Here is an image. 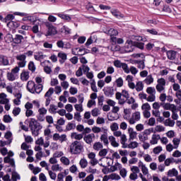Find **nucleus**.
<instances>
[{
    "mask_svg": "<svg viewBox=\"0 0 181 181\" xmlns=\"http://www.w3.org/2000/svg\"><path fill=\"white\" fill-rule=\"evenodd\" d=\"M84 151V146L81 142L75 141L69 146V152L71 155H80Z\"/></svg>",
    "mask_w": 181,
    "mask_h": 181,
    "instance_id": "nucleus-1",
    "label": "nucleus"
},
{
    "mask_svg": "<svg viewBox=\"0 0 181 181\" xmlns=\"http://www.w3.org/2000/svg\"><path fill=\"white\" fill-rule=\"evenodd\" d=\"M151 134H154L153 127L146 129L143 132L139 133L138 135L139 141L140 142H146L149 139V136Z\"/></svg>",
    "mask_w": 181,
    "mask_h": 181,
    "instance_id": "nucleus-2",
    "label": "nucleus"
},
{
    "mask_svg": "<svg viewBox=\"0 0 181 181\" xmlns=\"http://www.w3.org/2000/svg\"><path fill=\"white\" fill-rule=\"evenodd\" d=\"M22 21H23V22H28V21L29 22L33 23V25H35V23H36L37 22H40V23H44L45 22L43 21V18H40L39 16H37V15L36 14H27L25 17L23 18Z\"/></svg>",
    "mask_w": 181,
    "mask_h": 181,
    "instance_id": "nucleus-3",
    "label": "nucleus"
},
{
    "mask_svg": "<svg viewBox=\"0 0 181 181\" xmlns=\"http://www.w3.org/2000/svg\"><path fill=\"white\" fill-rule=\"evenodd\" d=\"M27 89L30 93H40L42 90H43V85H38V86L36 87V85L35 84V82L33 81H29L27 83Z\"/></svg>",
    "mask_w": 181,
    "mask_h": 181,
    "instance_id": "nucleus-4",
    "label": "nucleus"
},
{
    "mask_svg": "<svg viewBox=\"0 0 181 181\" xmlns=\"http://www.w3.org/2000/svg\"><path fill=\"white\" fill-rule=\"evenodd\" d=\"M102 131L103 134L100 135V139L105 146H107V145H110V141H108V129L102 127Z\"/></svg>",
    "mask_w": 181,
    "mask_h": 181,
    "instance_id": "nucleus-5",
    "label": "nucleus"
},
{
    "mask_svg": "<svg viewBox=\"0 0 181 181\" xmlns=\"http://www.w3.org/2000/svg\"><path fill=\"white\" fill-rule=\"evenodd\" d=\"M166 86V80L163 78H158L157 80V85L156 88L158 93H163L165 91V87Z\"/></svg>",
    "mask_w": 181,
    "mask_h": 181,
    "instance_id": "nucleus-6",
    "label": "nucleus"
},
{
    "mask_svg": "<svg viewBox=\"0 0 181 181\" xmlns=\"http://www.w3.org/2000/svg\"><path fill=\"white\" fill-rule=\"evenodd\" d=\"M138 121H141V112L132 113V117L129 119L128 122L130 125H134Z\"/></svg>",
    "mask_w": 181,
    "mask_h": 181,
    "instance_id": "nucleus-7",
    "label": "nucleus"
},
{
    "mask_svg": "<svg viewBox=\"0 0 181 181\" xmlns=\"http://www.w3.org/2000/svg\"><path fill=\"white\" fill-rule=\"evenodd\" d=\"M71 53L74 56H84V54H87V49L80 47L73 48Z\"/></svg>",
    "mask_w": 181,
    "mask_h": 181,
    "instance_id": "nucleus-8",
    "label": "nucleus"
},
{
    "mask_svg": "<svg viewBox=\"0 0 181 181\" xmlns=\"http://www.w3.org/2000/svg\"><path fill=\"white\" fill-rule=\"evenodd\" d=\"M160 140V134L158 133H154L151 135L149 140L151 145H158L159 141Z\"/></svg>",
    "mask_w": 181,
    "mask_h": 181,
    "instance_id": "nucleus-9",
    "label": "nucleus"
},
{
    "mask_svg": "<svg viewBox=\"0 0 181 181\" xmlns=\"http://www.w3.org/2000/svg\"><path fill=\"white\" fill-rule=\"evenodd\" d=\"M127 134L129 135V140L134 141V139H136V136H138V133L132 127H128Z\"/></svg>",
    "mask_w": 181,
    "mask_h": 181,
    "instance_id": "nucleus-10",
    "label": "nucleus"
},
{
    "mask_svg": "<svg viewBox=\"0 0 181 181\" xmlns=\"http://www.w3.org/2000/svg\"><path fill=\"white\" fill-rule=\"evenodd\" d=\"M94 139H95V134H94V133L86 134L83 136V141L88 145H91V143L94 142Z\"/></svg>",
    "mask_w": 181,
    "mask_h": 181,
    "instance_id": "nucleus-11",
    "label": "nucleus"
},
{
    "mask_svg": "<svg viewBox=\"0 0 181 181\" xmlns=\"http://www.w3.org/2000/svg\"><path fill=\"white\" fill-rule=\"evenodd\" d=\"M138 166L139 168H140L141 172H142V175L144 176H146L148 175H149V169L148 168V167H146V165H145V163H144V162H142V160H139L138 163Z\"/></svg>",
    "mask_w": 181,
    "mask_h": 181,
    "instance_id": "nucleus-12",
    "label": "nucleus"
},
{
    "mask_svg": "<svg viewBox=\"0 0 181 181\" xmlns=\"http://www.w3.org/2000/svg\"><path fill=\"white\" fill-rule=\"evenodd\" d=\"M108 159L110 160H114V159H121V156L118 152L115 151L112 154L111 158L106 157V158H102L99 160V162H107Z\"/></svg>",
    "mask_w": 181,
    "mask_h": 181,
    "instance_id": "nucleus-13",
    "label": "nucleus"
},
{
    "mask_svg": "<svg viewBox=\"0 0 181 181\" xmlns=\"http://www.w3.org/2000/svg\"><path fill=\"white\" fill-rule=\"evenodd\" d=\"M47 114V109L45 107H40L38 109L37 118L39 121H45V116Z\"/></svg>",
    "mask_w": 181,
    "mask_h": 181,
    "instance_id": "nucleus-14",
    "label": "nucleus"
},
{
    "mask_svg": "<svg viewBox=\"0 0 181 181\" xmlns=\"http://www.w3.org/2000/svg\"><path fill=\"white\" fill-rule=\"evenodd\" d=\"M134 50V42L131 40H127L124 45V52L129 53Z\"/></svg>",
    "mask_w": 181,
    "mask_h": 181,
    "instance_id": "nucleus-15",
    "label": "nucleus"
},
{
    "mask_svg": "<svg viewBox=\"0 0 181 181\" xmlns=\"http://www.w3.org/2000/svg\"><path fill=\"white\" fill-rule=\"evenodd\" d=\"M13 95L15 98L13 100L14 105H21V100L22 99V93L17 92L14 93Z\"/></svg>",
    "mask_w": 181,
    "mask_h": 181,
    "instance_id": "nucleus-16",
    "label": "nucleus"
},
{
    "mask_svg": "<svg viewBox=\"0 0 181 181\" xmlns=\"http://www.w3.org/2000/svg\"><path fill=\"white\" fill-rule=\"evenodd\" d=\"M167 176H168V177H175L176 180H177L179 172L177 171V170H176V168H172L168 171Z\"/></svg>",
    "mask_w": 181,
    "mask_h": 181,
    "instance_id": "nucleus-17",
    "label": "nucleus"
},
{
    "mask_svg": "<svg viewBox=\"0 0 181 181\" xmlns=\"http://www.w3.org/2000/svg\"><path fill=\"white\" fill-rule=\"evenodd\" d=\"M46 57H47V56H46V54H44L42 52H35L34 54V59L37 62H42V60H45Z\"/></svg>",
    "mask_w": 181,
    "mask_h": 181,
    "instance_id": "nucleus-18",
    "label": "nucleus"
},
{
    "mask_svg": "<svg viewBox=\"0 0 181 181\" xmlns=\"http://www.w3.org/2000/svg\"><path fill=\"white\" fill-rule=\"evenodd\" d=\"M54 35H57V28L53 25H50L48 28V31L46 34V36H52Z\"/></svg>",
    "mask_w": 181,
    "mask_h": 181,
    "instance_id": "nucleus-19",
    "label": "nucleus"
},
{
    "mask_svg": "<svg viewBox=\"0 0 181 181\" xmlns=\"http://www.w3.org/2000/svg\"><path fill=\"white\" fill-rule=\"evenodd\" d=\"M8 103H9L8 95L5 93H0V104H8Z\"/></svg>",
    "mask_w": 181,
    "mask_h": 181,
    "instance_id": "nucleus-20",
    "label": "nucleus"
},
{
    "mask_svg": "<svg viewBox=\"0 0 181 181\" xmlns=\"http://www.w3.org/2000/svg\"><path fill=\"white\" fill-rule=\"evenodd\" d=\"M29 77H30L29 75V71L25 70H23L20 76L21 80L22 81H28L29 80Z\"/></svg>",
    "mask_w": 181,
    "mask_h": 181,
    "instance_id": "nucleus-21",
    "label": "nucleus"
},
{
    "mask_svg": "<svg viewBox=\"0 0 181 181\" xmlns=\"http://www.w3.org/2000/svg\"><path fill=\"white\" fill-rule=\"evenodd\" d=\"M122 168V164L116 161L113 165L110 167L111 172H117V170H120Z\"/></svg>",
    "mask_w": 181,
    "mask_h": 181,
    "instance_id": "nucleus-22",
    "label": "nucleus"
},
{
    "mask_svg": "<svg viewBox=\"0 0 181 181\" xmlns=\"http://www.w3.org/2000/svg\"><path fill=\"white\" fill-rule=\"evenodd\" d=\"M0 66H9V59L7 57L0 55Z\"/></svg>",
    "mask_w": 181,
    "mask_h": 181,
    "instance_id": "nucleus-23",
    "label": "nucleus"
},
{
    "mask_svg": "<svg viewBox=\"0 0 181 181\" xmlns=\"http://www.w3.org/2000/svg\"><path fill=\"white\" fill-rule=\"evenodd\" d=\"M108 139L113 148H118V146H119V143L117 142V139H115V137H114V136H110L108 137Z\"/></svg>",
    "mask_w": 181,
    "mask_h": 181,
    "instance_id": "nucleus-24",
    "label": "nucleus"
},
{
    "mask_svg": "<svg viewBox=\"0 0 181 181\" xmlns=\"http://www.w3.org/2000/svg\"><path fill=\"white\" fill-rule=\"evenodd\" d=\"M59 160L64 166H70L71 161L69 158L64 156L59 159Z\"/></svg>",
    "mask_w": 181,
    "mask_h": 181,
    "instance_id": "nucleus-25",
    "label": "nucleus"
},
{
    "mask_svg": "<svg viewBox=\"0 0 181 181\" xmlns=\"http://www.w3.org/2000/svg\"><path fill=\"white\" fill-rule=\"evenodd\" d=\"M165 127L163 125H156L155 127H153V132L154 134H160V132H165Z\"/></svg>",
    "mask_w": 181,
    "mask_h": 181,
    "instance_id": "nucleus-26",
    "label": "nucleus"
},
{
    "mask_svg": "<svg viewBox=\"0 0 181 181\" xmlns=\"http://www.w3.org/2000/svg\"><path fill=\"white\" fill-rule=\"evenodd\" d=\"M163 108L164 110L173 111V110H175L176 108V105H175V104L163 103Z\"/></svg>",
    "mask_w": 181,
    "mask_h": 181,
    "instance_id": "nucleus-27",
    "label": "nucleus"
},
{
    "mask_svg": "<svg viewBox=\"0 0 181 181\" xmlns=\"http://www.w3.org/2000/svg\"><path fill=\"white\" fill-rule=\"evenodd\" d=\"M93 148L94 151H101V149L104 148V145H103V143L100 141H96L93 144Z\"/></svg>",
    "mask_w": 181,
    "mask_h": 181,
    "instance_id": "nucleus-28",
    "label": "nucleus"
},
{
    "mask_svg": "<svg viewBox=\"0 0 181 181\" xmlns=\"http://www.w3.org/2000/svg\"><path fill=\"white\" fill-rule=\"evenodd\" d=\"M51 169L53 172H62L63 170V167L57 163L52 165Z\"/></svg>",
    "mask_w": 181,
    "mask_h": 181,
    "instance_id": "nucleus-29",
    "label": "nucleus"
},
{
    "mask_svg": "<svg viewBox=\"0 0 181 181\" xmlns=\"http://www.w3.org/2000/svg\"><path fill=\"white\" fill-rule=\"evenodd\" d=\"M7 28H9V29H16V28H19V23L16 21H10L7 23Z\"/></svg>",
    "mask_w": 181,
    "mask_h": 181,
    "instance_id": "nucleus-30",
    "label": "nucleus"
},
{
    "mask_svg": "<svg viewBox=\"0 0 181 181\" xmlns=\"http://www.w3.org/2000/svg\"><path fill=\"white\" fill-rule=\"evenodd\" d=\"M120 138H121V144L122 145V148L124 149L128 148V146L127 145V141H128V139H127V135L122 134V136H120Z\"/></svg>",
    "mask_w": 181,
    "mask_h": 181,
    "instance_id": "nucleus-31",
    "label": "nucleus"
},
{
    "mask_svg": "<svg viewBox=\"0 0 181 181\" xmlns=\"http://www.w3.org/2000/svg\"><path fill=\"white\" fill-rule=\"evenodd\" d=\"M23 40V36L21 35H16L13 42V43H16V45H21Z\"/></svg>",
    "mask_w": 181,
    "mask_h": 181,
    "instance_id": "nucleus-32",
    "label": "nucleus"
},
{
    "mask_svg": "<svg viewBox=\"0 0 181 181\" xmlns=\"http://www.w3.org/2000/svg\"><path fill=\"white\" fill-rule=\"evenodd\" d=\"M59 18H61V19H63L64 21H66V22H70L71 21V17L67 14H64L62 13H59L57 14Z\"/></svg>",
    "mask_w": 181,
    "mask_h": 181,
    "instance_id": "nucleus-33",
    "label": "nucleus"
},
{
    "mask_svg": "<svg viewBox=\"0 0 181 181\" xmlns=\"http://www.w3.org/2000/svg\"><path fill=\"white\" fill-rule=\"evenodd\" d=\"M105 33L109 35V36H117V35H118V31L114 28H110L105 31Z\"/></svg>",
    "mask_w": 181,
    "mask_h": 181,
    "instance_id": "nucleus-34",
    "label": "nucleus"
},
{
    "mask_svg": "<svg viewBox=\"0 0 181 181\" xmlns=\"http://www.w3.org/2000/svg\"><path fill=\"white\" fill-rule=\"evenodd\" d=\"M71 139H76L77 141H80L83 139V134L73 132L71 134Z\"/></svg>",
    "mask_w": 181,
    "mask_h": 181,
    "instance_id": "nucleus-35",
    "label": "nucleus"
},
{
    "mask_svg": "<svg viewBox=\"0 0 181 181\" xmlns=\"http://www.w3.org/2000/svg\"><path fill=\"white\" fill-rule=\"evenodd\" d=\"M79 165L81 169H86L87 166H88V161L86 158H81L79 161Z\"/></svg>",
    "mask_w": 181,
    "mask_h": 181,
    "instance_id": "nucleus-36",
    "label": "nucleus"
},
{
    "mask_svg": "<svg viewBox=\"0 0 181 181\" xmlns=\"http://www.w3.org/2000/svg\"><path fill=\"white\" fill-rule=\"evenodd\" d=\"M6 77L8 81H15V80L18 78V75H15L12 72H8Z\"/></svg>",
    "mask_w": 181,
    "mask_h": 181,
    "instance_id": "nucleus-37",
    "label": "nucleus"
},
{
    "mask_svg": "<svg viewBox=\"0 0 181 181\" xmlns=\"http://www.w3.org/2000/svg\"><path fill=\"white\" fill-rule=\"evenodd\" d=\"M116 113H113L112 112H109L107 115L108 121H117L118 117L115 115Z\"/></svg>",
    "mask_w": 181,
    "mask_h": 181,
    "instance_id": "nucleus-38",
    "label": "nucleus"
},
{
    "mask_svg": "<svg viewBox=\"0 0 181 181\" xmlns=\"http://www.w3.org/2000/svg\"><path fill=\"white\" fill-rule=\"evenodd\" d=\"M167 57L170 60H175L176 59V52L175 51L167 52Z\"/></svg>",
    "mask_w": 181,
    "mask_h": 181,
    "instance_id": "nucleus-39",
    "label": "nucleus"
},
{
    "mask_svg": "<svg viewBox=\"0 0 181 181\" xmlns=\"http://www.w3.org/2000/svg\"><path fill=\"white\" fill-rule=\"evenodd\" d=\"M138 146H139V143H138L137 141H131L128 145H127V148H129V149H135L136 148H138Z\"/></svg>",
    "mask_w": 181,
    "mask_h": 181,
    "instance_id": "nucleus-40",
    "label": "nucleus"
},
{
    "mask_svg": "<svg viewBox=\"0 0 181 181\" xmlns=\"http://www.w3.org/2000/svg\"><path fill=\"white\" fill-rule=\"evenodd\" d=\"M4 163H9L11 166L15 165V160L13 158H11L9 156H6L4 159Z\"/></svg>",
    "mask_w": 181,
    "mask_h": 181,
    "instance_id": "nucleus-41",
    "label": "nucleus"
},
{
    "mask_svg": "<svg viewBox=\"0 0 181 181\" xmlns=\"http://www.w3.org/2000/svg\"><path fill=\"white\" fill-rule=\"evenodd\" d=\"M58 57H59V59H61V63H64V62H66V60H67V54H66V53L64 52H59Z\"/></svg>",
    "mask_w": 181,
    "mask_h": 181,
    "instance_id": "nucleus-42",
    "label": "nucleus"
},
{
    "mask_svg": "<svg viewBox=\"0 0 181 181\" xmlns=\"http://www.w3.org/2000/svg\"><path fill=\"white\" fill-rule=\"evenodd\" d=\"M130 170L132 173H134L136 175H138L139 173H141V170L139 169V165H133L130 168Z\"/></svg>",
    "mask_w": 181,
    "mask_h": 181,
    "instance_id": "nucleus-43",
    "label": "nucleus"
},
{
    "mask_svg": "<svg viewBox=\"0 0 181 181\" xmlns=\"http://www.w3.org/2000/svg\"><path fill=\"white\" fill-rule=\"evenodd\" d=\"M124 114L123 117L124 119L128 121L129 119V116L131 115V109L129 108L124 109Z\"/></svg>",
    "mask_w": 181,
    "mask_h": 181,
    "instance_id": "nucleus-44",
    "label": "nucleus"
},
{
    "mask_svg": "<svg viewBox=\"0 0 181 181\" xmlns=\"http://www.w3.org/2000/svg\"><path fill=\"white\" fill-rule=\"evenodd\" d=\"M59 32L64 35H70L71 30L67 26L64 25L60 30Z\"/></svg>",
    "mask_w": 181,
    "mask_h": 181,
    "instance_id": "nucleus-45",
    "label": "nucleus"
},
{
    "mask_svg": "<svg viewBox=\"0 0 181 181\" xmlns=\"http://www.w3.org/2000/svg\"><path fill=\"white\" fill-rule=\"evenodd\" d=\"M98 156H100L101 158H105L108 153V149L107 148H101L99 150Z\"/></svg>",
    "mask_w": 181,
    "mask_h": 181,
    "instance_id": "nucleus-46",
    "label": "nucleus"
},
{
    "mask_svg": "<svg viewBox=\"0 0 181 181\" xmlns=\"http://www.w3.org/2000/svg\"><path fill=\"white\" fill-rule=\"evenodd\" d=\"M144 83L147 86H151V84L153 83V77L152 76V75H148L144 80Z\"/></svg>",
    "mask_w": 181,
    "mask_h": 181,
    "instance_id": "nucleus-47",
    "label": "nucleus"
},
{
    "mask_svg": "<svg viewBox=\"0 0 181 181\" xmlns=\"http://www.w3.org/2000/svg\"><path fill=\"white\" fill-rule=\"evenodd\" d=\"M4 40L5 42H6V43H12V42H13V36L12 35V34L8 33L7 35H6Z\"/></svg>",
    "mask_w": 181,
    "mask_h": 181,
    "instance_id": "nucleus-48",
    "label": "nucleus"
},
{
    "mask_svg": "<svg viewBox=\"0 0 181 181\" xmlns=\"http://www.w3.org/2000/svg\"><path fill=\"white\" fill-rule=\"evenodd\" d=\"M164 125L165 127H175V121L170 119H167L164 121Z\"/></svg>",
    "mask_w": 181,
    "mask_h": 181,
    "instance_id": "nucleus-49",
    "label": "nucleus"
},
{
    "mask_svg": "<svg viewBox=\"0 0 181 181\" xmlns=\"http://www.w3.org/2000/svg\"><path fill=\"white\" fill-rule=\"evenodd\" d=\"M173 144L175 149H177V148H179V145H180V139H179L177 137H175L173 139Z\"/></svg>",
    "mask_w": 181,
    "mask_h": 181,
    "instance_id": "nucleus-50",
    "label": "nucleus"
},
{
    "mask_svg": "<svg viewBox=\"0 0 181 181\" xmlns=\"http://www.w3.org/2000/svg\"><path fill=\"white\" fill-rule=\"evenodd\" d=\"M134 63L137 64L138 69H140V70H144L145 69V62L144 61H135Z\"/></svg>",
    "mask_w": 181,
    "mask_h": 181,
    "instance_id": "nucleus-51",
    "label": "nucleus"
},
{
    "mask_svg": "<svg viewBox=\"0 0 181 181\" xmlns=\"http://www.w3.org/2000/svg\"><path fill=\"white\" fill-rule=\"evenodd\" d=\"M146 93L147 94H149L150 95H156V89L153 87H148L146 88Z\"/></svg>",
    "mask_w": 181,
    "mask_h": 181,
    "instance_id": "nucleus-52",
    "label": "nucleus"
},
{
    "mask_svg": "<svg viewBox=\"0 0 181 181\" xmlns=\"http://www.w3.org/2000/svg\"><path fill=\"white\" fill-rule=\"evenodd\" d=\"M136 90L137 91H142L144 90V83L142 81H139L136 82Z\"/></svg>",
    "mask_w": 181,
    "mask_h": 181,
    "instance_id": "nucleus-53",
    "label": "nucleus"
},
{
    "mask_svg": "<svg viewBox=\"0 0 181 181\" xmlns=\"http://www.w3.org/2000/svg\"><path fill=\"white\" fill-rule=\"evenodd\" d=\"M163 151L162 146H157L153 149V152L155 155H159Z\"/></svg>",
    "mask_w": 181,
    "mask_h": 181,
    "instance_id": "nucleus-54",
    "label": "nucleus"
},
{
    "mask_svg": "<svg viewBox=\"0 0 181 181\" xmlns=\"http://www.w3.org/2000/svg\"><path fill=\"white\" fill-rule=\"evenodd\" d=\"M119 170V175L123 177V179H125L127 177V175H128V171L127 170V168H122Z\"/></svg>",
    "mask_w": 181,
    "mask_h": 181,
    "instance_id": "nucleus-55",
    "label": "nucleus"
},
{
    "mask_svg": "<svg viewBox=\"0 0 181 181\" xmlns=\"http://www.w3.org/2000/svg\"><path fill=\"white\" fill-rule=\"evenodd\" d=\"M90 88L92 91L94 93H98V89L97 88V85L95 83V80L93 79L92 82L90 83Z\"/></svg>",
    "mask_w": 181,
    "mask_h": 181,
    "instance_id": "nucleus-56",
    "label": "nucleus"
},
{
    "mask_svg": "<svg viewBox=\"0 0 181 181\" xmlns=\"http://www.w3.org/2000/svg\"><path fill=\"white\" fill-rule=\"evenodd\" d=\"M110 175V180H121V176L117 173H112Z\"/></svg>",
    "mask_w": 181,
    "mask_h": 181,
    "instance_id": "nucleus-57",
    "label": "nucleus"
},
{
    "mask_svg": "<svg viewBox=\"0 0 181 181\" xmlns=\"http://www.w3.org/2000/svg\"><path fill=\"white\" fill-rule=\"evenodd\" d=\"M92 132L93 134H100V132H103V127L93 126L92 127Z\"/></svg>",
    "mask_w": 181,
    "mask_h": 181,
    "instance_id": "nucleus-58",
    "label": "nucleus"
},
{
    "mask_svg": "<svg viewBox=\"0 0 181 181\" xmlns=\"http://www.w3.org/2000/svg\"><path fill=\"white\" fill-rule=\"evenodd\" d=\"M52 156H54L57 159V158H63L64 156V153L62 151H55Z\"/></svg>",
    "mask_w": 181,
    "mask_h": 181,
    "instance_id": "nucleus-59",
    "label": "nucleus"
},
{
    "mask_svg": "<svg viewBox=\"0 0 181 181\" xmlns=\"http://www.w3.org/2000/svg\"><path fill=\"white\" fill-rule=\"evenodd\" d=\"M110 129L112 131V132L115 131H118L119 129V126L118 125V123L113 122L110 124Z\"/></svg>",
    "mask_w": 181,
    "mask_h": 181,
    "instance_id": "nucleus-60",
    "label": "nucleus"
},
{
    "mask_svg": "<svg viewBox=\"0 0 181 181\" xmlns=\"http://www.w3.org/2000/svg\"><path fill=\"white\" fill-rule=\"evenodd\" d=\"M100 114H101V111L100 110V109H98L97 107H95L91 110V115L93 117H98V115H100Z\"/></svg>",
    "mask_w": 181,
    "mask_h": 181,
    "instance_id": "nucleus-61",
    "label": "nucleus"
},
{
    "mask_svg": "<svg viewBox=\"0 0 181 181\" xmlns=\"http://www.w3.org/2000/svg\"><path fill=\"white\" fill-rule=\"evenodd\" d=\"M177 107H175L173 111H171L172 112V119H177L179 118V115H177Z\"/></svg>",
    "mask_w": 181,
    "mask_h": 181,
    "instance_id": "nucleus-62",
    "label": "nucleus"
},
{
    "mask_svg": "<svg viewBox=\"0 0 181 181\" xmlns=\"http://www.w3.org/2000/svg\"><path fill=\"white\" fill-rule=\"evenodd\" d=\"M3 121L7 124L12 122L13 119L9 115H5L3 118Z\"/></svg>",
    "mask_w": 181,
    "mask_h": 181,
    "instance_id": "nucleus-63",
    "label": "nucleus"
},
{
    "mask_svg": "<svg viewBox=\"0 0 181 181\" xmlns=\"http://www.w3.org/2000/svg\"><path fill=\"white\" fill-rule=\"evenodd\" d=\"M143 158L145 162H147V163H151L153 160V159L152 158V156H151V155L149 154H144L143 156Z\"/></svg>",
    "mask_w": 181,
    "mask_h": 181,
    "instance_id": "nucleus-64",
    "label": "nucleus"
}]
</instances>
